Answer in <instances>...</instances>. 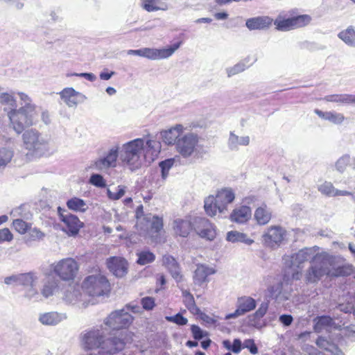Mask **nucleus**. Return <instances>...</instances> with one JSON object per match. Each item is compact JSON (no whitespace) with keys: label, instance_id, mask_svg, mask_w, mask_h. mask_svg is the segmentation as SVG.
<instances>
[{"label":"nucleus","instance_id":"f257e3e1","mask_svg":"<svg viewBox=\"0 0 355 355\" xmlns=\"http://www.w3.org/2000/svg\"><path fill=\"white\" fill-rule=\"evenodd\" d=\"M81 343L85 349L92 350L98 348L105 352H99L98 354L89 355H111L122 350L125 345L123 339L112 338L105 340L104 336L98 329H92L84 333L81 336Z\"/></svg>","mask_w":355,"mask_h":355},{"label":"nucleus","instance_id":"f03ea898","mask_svg":"<svg viewBox=\"0 0 355 355\" xmlns=\"http://www.w3.org/2000/svg\"><path fill=\"white\" fill-rule=\"evenodd\" d=\"M8 116L13 129L20 134L35 123L37 112L34 104L27 103L18 110L12 109L8 112Z\"/></svg>","mask_w":355,"mask_h":355},{"label":"nucleus","instance_id":"7ed1b4c3","mask_svg":"<svg viewBox=\"0 0 355 355\" xmlns=\"http://www.w3.org/2000/svg\"><path fill=\"white\" fill-rule=\"evenodd\" d=\"M82 288L89 296L101 297L108 296L112 286L107 277L99 272L97 274L86 277L82 283Z\"/></svg>","mask_w":355,"mask_h":355},{"label":"nucleus","instance_id":"20e7f679","mask_svg":"<svg viewBox=\"0 0 355 355\" xmlns=\"http://www.w3.org/2000/svg\"><path fill=\"white\" fill-rule=\"evenodd\" d=\"M311 17L309 15H299L287 17L284 15H279L273 24L275 28L279 31H288L293 29L304 27L311 21Z\"/></svg>","mask_w":355,"mask_h":355},{"label":"nucleus","instance_id":"39448f33","mask_svg":"<svg viewBox=\"0 0 355 355\" xmlns=\"http://www.w3.org/2000/svg\"><path fill=\"white\" fill-rule=\"evenodd\" d=\"M144 146V140L143 139H134L123 146V161L131 166L132 169L140 166V155Z\"/></svg>","mask_w":355,"mask_h":355},{"label":"nucleus","instance_id":"423d86ee","mask_svg":"<svg viewBox=\"0 0 355 355\" xmlns=\"http://www.w3.org/2000/svg\"><path fill=\"white\" fill-rule=\"evenodd\" d=\"M182 42L173 44L172 46L162 49L144 48L137 50H129V55L144 57L150 60H159L170 57L179 47Z\"/></svg>","mask_w":355,"mask_h":355},{"label":"nucleus","instance_id":"0eeeda50","mask_svg":"<svg viewBox=\"0 0 355 355\" xmlns=\"http://www.w3.org/2000/svg\"><path fill=\"white\" fill-rule=\"evenodd\" d=\"M53 271L62 280H73L79 269L77 261L73 258H65L51 266Z\"/></svg>","mask_w":355,"mask_h":355},{"label":"nucleus","instance_id":"6e6552de","mask_svg":"<svg viewBox=\"0 0 355 355\" xmlns=\"http://www.w3.org/2000/svg\"><path fill=\"white\" fill-rule=\"evenodd\" d=\"M329 268L324 259L315 258L311 266L308 269L305 280L306 283H318L324 276L328 277Z\"/></svg>","mask_w":355,"mask_h":355},{"label":"nucleus","instance_id":"1a4fd4ad","mask_svg":"<svg viewBox=\"0 0 355 355\" xmlns=\"http://www.w3.org/2000/svg\"><path fill=\"white\" fill-rule=\"evenodd\" d=\"M133 317L123 310L115 311L111 313L105 320V324L113 330L128 328L133 321Z\"/></svg>","mask_w":355,"mask_h":355},{"label":"nucleus","instance_id":"9d476101","mask_svg":"<svg viewBox=\"0 0 355 355\" xmlns=\"http://www.w3.org/2000/svg\"><path fill=\"white\" fill-rule=\"evenodd\" d=\"M60 221L63 223V231L69 236H76L78 234L80 230L83 227L84 223L80 220L78 216L72 214H64L65 211L62 208L58 207Z\"/></svg>","mask_w":355,"mask_h":355},{"label":"nucleus","instance_id":"9b49d317","mask_svg":"<svg viewBox=\"0 0 355 355\" xmlns=\"http://www.w3.org/2000/svg\"><path fill=\"white\" fill-rule=\"evenodd\" d=\"M286 236V230L284 228L279 225H272L263 235V241L267 247L275 248L282 243Z\"/></svg>","mask_w":355,"mask_h":355},{"label":"nucleus","instance_id":"f8f14e48","mask_svg":"<svg viewBox=\"0 0 355 355\" xmlns=\"http://www.w3.org/2000/svg\"><path fill=\"white\" fill-rule=\"evenodd\" d=\"M199 137L193 133L183 135L177 143L176 150L184 157L191 156L197 149Z\"/></svg>","mask_w":355,"mask_h":355},{"label":"nucleus","instance_id":"ddd939ff","mask_svg":"<svg viewBox=\"0 0 355 355\" xmlns=\"http://www.w3.org/2000/svg\"><path fill=\"white\" fill-rule=\"evenodd\" d=\"M23 141L25 148L33 153L42 151L46 148V141L41 137L36 130L26 131L23 135Z\"/></svg>","mask_w":355,"mask_h":355},{"label":"nucleus","instance_id":"4468645a","mask_svg":"<svg viewBox=\"0 0 355 355\" xmlns=\"http://www.w3.org/2000/svg\"><path fill=\"white\" fill-rule=\"evenodd\" d=\"M194 230L201 238L209 241H213L216 236L214 225L205 218H198L195 220Z\"/></svg>","mask_w":355,"mask_h":355},{"label":"nucleus","instance_id":"2eb2a0df","mask_svg":"<svg viewBox=\"0 0 355 355\" xmlns=\"http://www.w3.org/2000/svg\"><path fill=\"white\" fill-rule=\"evenodd\" d=\"M108 270L116 277H123L128 273V263L123 257H111L106 261Z\"/></svg>","mask_w":355,"mask_h":355},{"label":"nucleus","instance_id":"dca6fc26","mask_svg":"<svg viewBox=\"0 0 355 355\" xmlns=\"http://www.w3.org/2000/svg\"><path fill=\"white\" fill-rule=\"evenodd\" d=\"M215 272L216 270L213 268L208 267L204 264L197 265L193 276V284L203 288L207 287V284L209 281V276Z\"/></svg>","mask_w":355,"mask_h":355},{"label":"nucleus","instance_id":"f3484780","mask_svg":"<svg viewBox=\"0 0 355 355\" xmlns=\"http://www.w3.org/2000/svg\"><path fill=\"white\" fill-rule=\"evenodd\" d=\"M273 19L269 16H257L248 19L245 26L250 31H265L271 27Z\"/></svg>","mask_w":355,"mask_h":355},{"label":"nucleus","instance_id":"a211bd4d","mask_svg":"<svg viewBox=\"0 0 355 355\" xmlns=\"http://www.w3.org/2000/svg\"><path fill=\"white\" fill-rule=\"evenodd\" d=\"M252 217V209L247 205L236 206L231 212L230 219L232 222L244 224L250 220Z\"/></svg>","mask_w":355,"mask_h":355},{"label":"nucleus","instance_id":"6ab92c4d","mask_svg":"<svg viewBox=\"0 0 355 355\" xmlns=\"http://www.w3.org/2000/svg\"><path fill=\"white\" fill-rule=\"evenodd\" d=\"M256 307V301L251 297L243 296L238 298L236 309L228 318H234L254 310Z\"/></svg>","mask_w":355,"mask_h":355},{"label":"nucleus","instance_id":"aec40b11","mask_svg":"<svg viewBox=\"0 0 355 355\" xmlns=\"http://www.w3.org/2000/svg\"><path fill=\"white\" fill-rule=\"evenodd\" d=\"M184 127L181 124H177L168 130L162 133V141L167 145H175L183 135Z\"/></svg>","mask_w":355,"mask_h":355},{"label":"nucleus","instance_id":"412c9836","mask_svg":"<svg viewBox=\"0 0 355 355\" xmlns=\"http://www.w3.org/2000/svg\"><path fill=\"white\" fill-rule=\"evenodd\" d=\"M214 198L220 207V212H222L227 209L228 204L234 201L235 195L232 189H223L217 192Z\"/></svg>","mask_w":355,"mask_h":355},{"label":"nucleus","instance_id":"4be33fe9","mask_svg":"<svg viewBox=\"0 0 355 355\" xmlns=\"http://www.w3.org/2000/svg\"><path fill=\"white\" fill-rule=\"evenodd\" d=\"M118 157V148L111 149L107 155L95 162L96 167L99 170L115 167Z\"/></svg>","mask_w":355,"mask_h":355},{"label":"nucleus","instance_id":"5701e85b","mask_svg":"<svg viewBox=\"0 0 355 355\" xmlns=\"http://www.w3.org/2000/svg\"><path fill=\"white\" fill-rule=\"evenodd\" d=\"M174 232L176 235L187 237L194 230L193 223L188 220L178 219L174 222Z\"/></svg>","mask_w":355,"mask_h":355},{"label":"nucleus","instance_id":"b1692460","mask_svg":"<svg viewBox=\"0 0 355 355\" xmlns=\"http://www.w3.org/2000/svg\"><path fill=\"white\" fill-rule=\"evenodd\" d=\"M60 98L69 106H76L80 96V94L72 87H67L59 93Z\"/></svg>","mask_w":355,"mask_h":355},{"label":"nucleus","instance_id":"393cba45","mask_svg":"<svg viewBox=\"0 0 355 355\" xmlns=\"http://www.w3.org/2000/svg\"><path fill=\"white\" fill-rule=\"evenodd\" d=\"M58 281L51 274L46 276L45 282L41 290L42 295L45 297L52 296L58 290Z\"/></svg>","mask_w":355,"mask_h":355},{"label":"nucleus","instance_id":"a878e982","mask_svg":"<svg viewBox=\"0 0 355 355\" xmlns=\"http://www.w3.org/2000/svg\"><path fill=\"white\" fill-rule=\"evenodd\" d=\"M254 216L259 225H265L271 220L272 213L266 205H262L256 209Z\"/></svg>","mask_w":355,"mask_h":355},{"label":"nucleus","instance_id":"bb28decb","mask_svg":"<svg viewBox=\"0 0 355 355\" xmlns=\"http://www.w3.org/2000/svg\"><path fill=\"white\" fill-rule=\"evenodd\" d=\"M324 100L327 102L355 105V95L353 94H330L324 96Z\"/></svg>","mask_w":355,"mask_h":355},{"label":"nucleus","instance_id":"cd10ccee","mask_svg":"<svg viewBox=\"0 0 355 355\" xmlns=\"http://www.w3.org/2000/svg\"><path fill=\"white\" fill-rule=\"evenodd\" d=\"M182 295L183 303L189 312L196 315L200 314V309L196 305L193 295L187 290H182Z\"/></svg>","mask_w":355,"mask_h":355},{"label":"nucleus","instance_id":"c85d7f7f","mask_svg":"<svg viewBox=\"0 0 355 355\" xmlns=\"http://www.w3.org/2000/svg\"><path fill=\"white\" fill-rule=\"evenodd\" d=\"M150 236L155 239L156 242L160 241L161 233L164 231L163 218L157 216H154L150 224Z\"/></svg>","mask_w":355,"mask_h":355},{"label":"nucleus","instance_id":"c756f323","mask_svg":"<svg viewBox=\"0 0 355 355\" xmlns=\"http://www.w3.org/2000/svg\"><path fill=\"white\" fill-rule=\"evenodd\" d=\"M338 37L347 46L355 47V27L353 26H349L340 31Z\"/></svg>","mask_w":355,"mask_h":355},{"label":"nucleus","instance_id":"7c9ffc66","mask_svg":"<svg viewBox=\"0 0 355 355\" xmlns=\"http://www.w3.org/2000/svg\"><path fill=\"white\" fill-rule=\"evenodd\" d=\"M142 8L148 12L166 10L167 3L163 0H141Z\"/></svg>","mask_w":355,"mask_h":355},{"label":"nucleus","instance_id":"2f4dec72","mask_svg":"<svg viewBox=\"0 0 355 355\" xmlns=\"http://www.w3.org/2000/svg\"><path fill=\"white\" fill-rule=\"evenodd\" d=\"M354 272V267L352 264H345L329 269L328 277L330 278L347 277Z\"/></svg>","mask_w":355,"mask_h":355},{"label":"nucleus","instance_id":"473e14b6","mask_svg":"<svg viewBox=\"0 0 355 355\" xmlns=\"http://www.w3.org/2000/svg\"><path fill=\"white\" fill-rule=\"evenodd\" d=\"M315 113L321 119L328 120L335 124H340L342 123L345 117L341 113H337L335 112H324L320 110H315Z\"/></svg>","mask_w":355,"mask_h":355},{"label":"nucleus","instance_id":"72a5a7b5","mask_svg":"<svg viewBox=\"0 0 355 355\" xmlns=\"http://www.w3.org/2000/svg\"><path fill=\"white\" fill-rule=\"evenodd\" d=\"M67 207L69 209L75 212L84 213L88 209V206L83 199L73 197L67 201Z\"/></svg>","mask_w":355,"mask_h":355},{"label":"nucleus","instance_id":"f704fd0d","mask_svg":"<svg viewBox=\"0 0 355 355\" xmlns=\"http://www.w3.org/2000/svg\"><path fill=\"white\" fill-rule=\"evenodd\" d=\"M39 320L45 325H55L62 320V316L57 312H48L41 314Z\"/></svg>","mask_w":355,"mask_h":355},{"label":"nucleus","instance_id":"c9c22d12","mask_svg":"<svg viewBox=\"0 0 355 355\" xmlns=\"http://www.w3.org/2000/svg\"><path fill=\"white\" fill-rule=\"evenodd\" d=\"M227 240L232 243L241 242L248 245H251L254 242V241L248 238L245 234L236 231L229 232L227 234Z\"/></svg>","mask_w":355,"mask_h":355},{"label":"nucleus","instance_id":"e433bc0d","mask_svg":"<svg viewBox=\"0 0 355 355\" xmlns=\"http://www.w3.org/2000/svg\"><path fill=\"white\" fill-rule=\"evenodd\" d=\"M204 208L206 214L210 216H215L218 211L220 212V207L214 198V196H209L205 199Z\"/></svg>","mask_w":355,"mask_h":355},{"label":"nucleus","instance_id":"4c0bfd02","mask_svg":"<svg viewBox=\"0 0 355 355\" xmlns=\"http://www.w3.org/2000/svg\"><path fill=\"white\" fill-rule=\"evenodd\" d=\"M223 346L227 350L232 352L234 354H239L243 349V344L239 338L234 339L231 343L230 340H224L222 342Z\"/></svg>","mask_w":355,"mask_h":355},{"label":"nucleus","instance_id":"58836bf2","mask_svg":"<svg viewBox=\"0 0 355 355\" xmlns=\"http://www.w3.org/2000/svg\"><path fill=\"white\" fill-rule=\"evenodd\" d=\"M14 230L20 234H25L31 227V225L22 219H15L12 223Z\"/></svg>","mask_w":355,"mask_h":355},{"label":"nucleus","instance_id":"ea45409f","mask_svg":"<svg viewBox=\"0 0 355 355\" xmlns=\"http://www.w3.org/2000/svg\"><path fill=\"white\" fill-rule=\"evenodd\" d=\"M138 259L137 263L139 265L144 266L152 263L155 259V254L150 251H142L137 253Z\"/></svg>","mask_w":355,"mask_h":355},{"label":"nucleus","instance_id":"a19ab883","mask_svg":"<svg viewBox=\"0 0 355 355\" xmlns=\"http://www.w3.org/2000/svg\"><path fill=\"white\" fill-rule=\"evenodd\" d=\"M13 157L12 150L8 148H0V167L6 166Z\"/></svg>","mask_w":355,"mask_h":355},{"label":"nucleus","instance_id":"79ce46f5","mask_svg":"<svg viewBox=\"0 0 355 355\" xmlns=\"http://www.w3.org/2000/svg\"><path fill=\"white\" fill-rule=\"evenodd\" d=\"M0 103L3 105H8L10 110L15 109L17 107L16 100L11 94L8 93H3L0 96Z\"/></svg>","mask_w":355,"mask_h":355},{"label":"nucleus","instance_id":"37998d69","mask_svg":"<svg viewBox=\"0 0 355 355\" xmlns=\"http://www.w3.org/2000/svg\"><path fill=\"white\" fill-rule=\"evenodd\" d=\"M318 190L323 194L329 196H334L337 194V191L331 182H324L320 185Z\"/></svg>","mask_w":355,"mask_h":355},{"label":"nucleus","instance_id":"c03bdc74","mask_svg":"<svg viewBox=\"0 0 355 355\" xmlns=\"http://www.w3.org/2000/svg\"><path fill=\"white\" fill-rule=\"evenodd\" d=\"M166 320L168 322H173L180 326L185 325L188 322V320L180 313H178L173 316H166Z\"/></svg>","mask_w":355,"mask_h":355},{"label":"nucleus","instance_id":"a18cd8bd","mask_svg":"<svg viewBox=\"0 0 355 355\" xmlns=\"http://www.w3.org/2000/svg\"><path fill=\"white\" fill-rule=\"evenodd\" d=\"M173 164L174 160L173 159H168L159 163V166L162 170V176L164 179L168 176V171L173 166Z\"/></svg>","mask_w":355,"mask_h":355},{"label":"nucleus","instance_id":"49530a36","mask_svg":"<svg viewBox=\"0 0 355 355\" xmlns=\"http://www.w3.org/2000/svg\"><path fill=\"white\" fill-rule=\"evenodd\" d=\"M28 236L30 241H40L44 237V233L42 232L40 229L34 227L28 230Z\"/></svg>","mask_w":355,"mask_h":355},{"label":"nucleus","instance_id":"de8ad7c7","mask_svg":"<svg viewBox=\"0 0 355 355\" xmlns=\"http://www.w3.org/2000/svg\"><path fill=\"white\" fill-rule=\"evenodd\" d=\"M141 304L144 309L150 311L155 306V301L152 297H145L141 300Z\"/></svg>","mask_w":355,"mask_h":355},{"label":"nucleus","instance_id":"09e8293b","mask_svg":"<svg viewBox=\"0 0 355 355\" xmlns=\"http://www.w3.org/2000/svg\"><path fill=\"white\" fill-rule=\"evenodd\" d=\"M332 319L329 316L322 315L317 318L315 327L322 329L331 324Z\"/></svg>","mask_w":355,"mask_h":355},{"label":"nucleus","instance_id":"8fccbe9b","mask_svg":"<svg viewBox=\"0 0 355 355\" xmlns=\"http://www.w3.org/2000/svg\"><path fill=\"white\" fill-rule=\"evenodd\" d=\"M162 261V264L168 268L171 267H173L175 269L178 268V264L175 259L172 256H163Z\"/></svg>","mask_w":355,"mask_h":355},{"label":"nucleus","instance_id":"3c124183","mask_svg":"<svg viewBox=\"0 0 355 355\" xmlns=\"http://www.w3.org/2000/svg\"><path fill=\"white\" fill-rule=\"evenodd\" d=\"M243 348L248 349L252 354L258 353V348L253 339H246L243 344Z\"/></svg>","mask_w":355,"mask_h":355},{"label":"nucleus","instance_id":"603ef678","mask_svg":"<svg viewBox=\"0 0 355 355\" xmlns=\"http://www.w3.org/2000/svg\"><path fill=\"white\" fill-rule=\"evenodd\" d=\"M89 182L91 184L98 187H105V182L103 178L98 174H94L91 176Z\"/></svg>","mask_w":355,"mask_h":355},{"label":"nucleus","instance_id":"864d4df0","mask_svg":"<svg viewBox=\"0 0 355 355\" xmlns=\"http://www.w3.org/2000/svg\"><path fill=\"white\" fill-rule=\"evenodd\" d=\"M13 235L8 228H3L0 230V242L11 241Z\"/></svg>","mask_w":355,"mask_h":355},{"label":"nucleus","instance_id":"5fc2aeb1","mask_svg":"<svg viewBox=\"0 0 355 355\" xmlns=\"http://www.w3.org/2000/svg\"><path fill=\"white\" fill-rule=\"evenodd\" d=\"M166 280L165 276L163 274H159L156 277V292L164 289V286L166 285Z\"/></svg>","mask_w":355,"mask_h":355},{"label":"nucleus","instance_id":"6e6d98bb","mask_svg":"<svg viewBox=\"0 0 355 355\" xmlns=\"http://www.w3.org/2000/svg\"><path fill=\"white\" fill-rule=\"evenodd\" d=\"M325 352L328 354L326 355H340L341 354V351L336 344L333 343H330L329 346L327 347Z\"/></svg>","mask_w":355,"mask_h":355},{"label":"nucleus","instance_id":"4d7b16f0","mask_svg":"<svg viewBox=\"0 0 355 355\" xmlns=\"http://www.w3.org/2000/svg\"><path fill=\"white\" fill-rule=\"evenodd\" d=\"M191 330L193 334V337L196 340H200L203 337V332L198 325L193 324L191 327Z\"/></svg>","mask_w":355,"mask_h":355},{"label":"nucleus","instance_id":"13d9d810","mask_svg":"<svg viewBox=\"0 0 355 355\" xmlns=\"http://www.w3.org/2000/svg\"><path fill=\"white\" fill-rule=\"evenodd\" d=\"M330 343L331 342L322 336L318 337L315 342L317 346L324 351L327 347L329 346Z\"/></svg>","mask_w":355,"mask_h":355},{"label":"nucleus","instance_id":"bf43d9fd","mask_svg":"<svg viewBox=\"0 0 355 355\" xmlns=\"http://www.w3.org/2000/svg\"><path fill=\"white\" fill-rule=\"evenodd\" d=\"M125 194V190L123 187H119L118 191L115 193H112L108 191V196L112 200H119Z\"/></svg>","mask_w":355,"mask_h":355},{"label":"nucleus","instance_id":"052dcab7","mask_svg":"<svg viewBox=\"0 0 355 355\" xmlns=\"http://www.w3.org/2000/svg\"><path fill=\"white\" fill-rule=\"evenodd\" d=\"M279 320L284 325L288 326L293 322V317L291 315H282L279 317Z\"/></svg>","mask_w":355,"mask_h":355},{"label":"nucleus","instance_id":"680f3d73","mask_svg":"<svg viewBox=\"0 0 355 355\" xmlns=\"http://www.w3.org/2000/svg\"><path fill=\"white\" fill-rule=\"evenodd\" d=\"M12 5L17 10H21L24 7L23 0H4Z\"/></svg>","mask_w":355,"mask_h":355},{"label":"nucleus","instance_id":"e2e57ef3","mask_svg":"<svg viewBox=\"0 0 355 355\" xmlns=\"http://www.w3.org/2000/svg\"><path fill=\"white\" fill-rule=\"evenodd\" d=\"M171 275L178 283L182 282L184 279L183 275L178 270H175L173 272H172Z\"/></svg>","mask_w":355,"mask_h":355},{"label":"nucleus","instance_id":"0e129e2a","mask_svg":"<svg viewBox=\"0 0 355 355\" xmlns=\"http://www.w3.org/2000/svg\"><path fill=\"white\" fill-rule=\"evenodd\" d=\"M267 305H261L258 310L256 311V315L260 317L263 316L267 311Z\"/></svg>","mask_w":355,"mask_h":355},{"label":"nucleus","instance_id":"69168bd1","mask_svg":"<svg viewBox=\"0 0 355 355\" xmlns=\"http://www.w3.org/2000/svg\"><path fill=\"white\" fill-rule=\"evenodd\" d=\"M114 72L108 73V72H102L100 74V78L102 80H109L112 76L113 75Z\"/></svg>","mask_w":355,"mask_h":355},{"label":"nucleus","instance_id":"338daca9","mask_svg":"<svg viewBox=\"0 0 355 355\" xmlns=\"http://www.w3.org/2000/svg\"><path fill=\"white\" fill-rule=\"evenodd\" d=\"M214 16L217 19H225L227 18L228 15L226 12H217Z\"/></svg>","mask_w":355,"mask_h":355},{"label":"nucleus","instance_id":"774afa93","mask_svg":"<svg viewBox=\"0 0 355 355\" xmlns=\"http://www.w3.org/2000/svg\"><path fill=\"white\" fill-rule=\"evenodd\" d=\"M42 120L45 123H48L50 121L49 114L47 112H42Z\"/></svg>","mask_w":355,"mask_h":355}]
</instances>
